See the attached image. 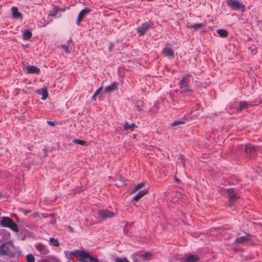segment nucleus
<instances>
[{"label":"nucleus","mask_w":262,"mask_h":262,"mask_svg":"<svg viewBox=\"0 0 262 262\" xmlns=\"http://www.w3.org/2000/svg\"><path fill=\"white\" fill-rule=\"evenodd\" d=\"M15 247L11 243H6L0 246V255H5L13 257L15 256Z\"/></svg>","instance_id":"nucleus-2"},{"label":"nucleus","mask_w":262,"mask_h":262,"mask_svg":"<svg viewBox=\"0 0 262 262\" xmlns=\"http://www.w3.org/2000/svg\"><path fill=\"white\" fill-rule=\"evenodd\" d=\"M136 126V125L135 123H132L129 124L127 122H125L124 123V129L125 130H128L129 129L130 131H133V129L134 127Z\"/></svg>","instance_id":"nucleus-29"},{"label":"nucleus","mask_w":262,"mask_h":262,"mask_svg":"<svg viewBox=\"0 0 262 262\" xmlns=\"http://www.w3.org/2000/svg\"><path fill=\"white\" fill-rule=\"evenodd\" d=\"M116 262H129L126 258H119L117 257L116 259Z\"/></svg>","instance_id":"nucleus-33"},{"label":"nucleus","mask_w":262,"mask_h":262,"mask_svg":"<svg viewBox=\"0 0 262 262\" xmlns=\"http://www.w3.org/2000/svg\"><path fill=\"white\" fill-rule=\"evenodd\" d=\"M150 27L151 24L150 21L144 23L137 28V32L139 36H142L145 34Z\"/></svg>","instance_id":"nucleus-7"},{"label":"nucleus","mask_w":262,"mask_h":262,"mask_svg":"<svg viewBox=\"0 0 262 262\" xmlns=\"http://www.w3.org/2000/svg\"><path fill=\"white\" fill-rule=\"evenodd\" d=\"M32 36V33L31 30L30 29H26L25 30L22 35V37L23 39L28 40H29Z\"/></svg>","instance_id":"nucleus-17"},{"label":"nucleus","mask_w":262,"mask_h":262,"mask_svg":"<svg viewBox=\"0 0 262 262\" xmlns=\"http://www.w3.org/2000/svg\"><path fill=\"white\" fill-rule=\"evenodd\" d=\"M38 93L41 95V99L42 100H46L48 96V90L46 87H43L40 90H38Z\"/></svg>","instance_id":"nucleus-15"},{"label":"nucleus","mask_w":262,"mask_h":262,"mask_svg":"<svg viewBox=\"0 0 262 262\" xmlns=\"http://www.w3.org/2000/svg\"><path fill=\"white\" fill-rule=\"evenodd\" d=\"M73 143L77 144H80L81 145H85L86 142L85 140H79V139H74L73 140Z\"/></svg>","instance_id":"nucleus-30"},{"label":"nucleus","mask_w":262,"mask_h":262,"mask_svg":"<svg viewBox=\"0 0 262 262\" xmlns=\"http://www.w3.org/2000/svg\"><path fill=\"white\" fill-rule=\"evenodd\" d=\"M47 124L49 125L53 126L55 125V122L52 121H48Z\"/></svg>","instance_id":"nucleus-36"},{"label":"nucleus","mask_w":262,"mask_h":262,"mask_svg":"<svg viewBox=\"0 0 262 262\" xmlns=\"http://www.w3.org/2000/svg\"><path fill=\"white\" fill-rule=\"evenodd\" d=\"M162 53L165 57L171 59L174 58V51L170 47L167 46L164 48L162 50Z\"/></svg>","instance_id":"nucleus-8"},{"label":"nucleus","mask_w":262,"mask_h":262,"mask_svg":"<svg viewBox=\"0 0 262 262\" xmlns=\"http://www.w3.org/2000/svg\"><path fill=\"white\" fill-rule=\"evenodd\" d=\"M97 95H95V94L93 95V96L92 97V100H96V97Z\"/></svg>","instance_id":"nucleus-40"},{"label":"nucleus","mask_w":262,"mask_h":262,"mask_svg":"<svg viewBox=\"0 0 262 262\" xmlns=\"http://www.w3.org/2000/svg\"><path fill=\"white\" fill-rule=\"evenodd\" d=\"M58 11H63V10L58 9L57 7H55L54 8V11L56 14L58 12Z\"/></svg>","instance_id":"nucleus-37"},{"label":"nucleus","mask_w":262,"mask_h":262,"mask_svg":"<svg viewBox=\"0 0 262 262\" xmlns=\"http://www.w3.org/2000/svg\"><path fill=\"white\" fill-rule=\"evenodd\" d=\"M40 72L39 68L34 66H29L26 67V72L28 74H38Z\"/></svg>","instance_id":"nucleus-11"},{"label":"nucleus","mask_w":262,"mask_h":262,"mask_svg":"<svg viewBox=\"0 0 262 262\" xmlns=\"http://www.w3.org/2000/svg\"><path fill=\"white\" fill-rule=\"evenodd\" d=\"M38 250L40 251L41 254H47L49 253V250L48 248L43 245H40L37 247Z\"/></svg>","instance_id":"nucleus-26"},{"label":"nucleus","mask_w":262,"mask_h":262,"mask_svg":"<svg viewBox=\"0 0 262 262\" xmlns=\"http://www.w3.org/2000/svg\"><path fill=\"white\" fill-rule=\"evenodd\" d=\"M216 33L221 37H226L228 35V31L224 29H219L216 30Z\"/></svg>","instance_id":"nucleus-22"},{"label":"nucleus","mask_w":262,"mask_h":262,"mask_svg":"<svg viewBox=\"0 0 262 262\" xmlns=\"http://www.w3.org/2000/svg\"><path fill=\"white\" fill-rule=\"evenodd\" d=\"M198 115L196 114H194L193 116H197Z\"/></svg>","instance_id":"nucleus-43"},{"label":"nucleus","mask_w":262,"mask_h":262,"mask_svg":"<svg viewBox=\"0 0 262 262\" xmlns=\"http://www.w3.org/2000/svg\"><path fill=\"white\" fill-rule=\"evenodd\" d=\"M225 191V194H227L229 198V205L231 206L239 198V195L232 188H229Z\"/></svg>","instance_id":"nucleus-4"},{"label":"nucleus","mask_w":262,"mask_h":262,"mask_svg":"<svg viewBox=\"0 0 262 262\" xmlns=\"http://www.w3.org/2000/svg\"><path fill=\"white\" fill-rule=\"evenodd\" d=\"M98 215L102 219H106L114 217L115 213L107 209H102L98 211Z\"/></svg>","instance_id":"nucleus-6"},{"label":"nucleus","mask_w":262,"mask_h":262,"mask_svg":"<svg viewBox=\"0 0 262 262\" xmlns=\"http://www.w3.org/2000/svg\"><path fill=\"white\" fill-rule=\"evenodd\" d=\"M49 244L51 246H56V247H59L60 245L58 239L55 238L54 237H50L49 238Z\"/></svg>","instance_id":"nucleus-24"},{"label":"nucleus","mask_w":262,"mask_h":262,"mask_svg":"<svg viewBox=\"0 0 262 262\" xmlns=\"http://www.w3.org/2000/svg\"><path fill=\"white\" fill-rule=\"evenodd\" d=\"M135 110L137 111H141V108H140V106L139 105H135Z\"/></svg>","instance_id":"nucleus-38"},{"label":"nucleus","mask_w":262,"mask_h":262,"mask_svg":"<svg viewBox=\"0 0 262 262\" xmlns=\"http://www.w3.org/2000/svg\"><path fill=\"white\" fill-rule=\"evenodd\" d=\"M145 185V183H141L137 185H136L135 187H134L133 189L132 190V193H135L136 192L138 191L139 189H141L143 187H144Z\"/></svg>","instance_id":"nucleus-28"},{"label":"nucleus","mask_w":262,"mask_h":262,"mask_svg":"<svg viewBox=\"0 0 262 262\" xmlns=\"http://www.w3.org/2000/svg\"><path fill=\"white\" fill-rule=\"evenodd\" d=\"M148 193L147 189H144L139 191L137 194L133 198V200L138 201L140 198L146 195Z\"/></svg>","instance_id":"nucleus-16"},{"label":"nucleus","mask_w":262,"mask_h":262,"mask_svg":"<svg viewBox=\"0 0 262 262\" xmlns=\"http://www.w3.org/2000/svg\"><path fill=\"white\" fill-rule=\"evenodd\" d=\"M138 258H139L138 257L136 256V254L135 255V257L134 258V261L133 262H138Z\"/></svg>","instance_id":"nucleus-39"},{"label":"nucleus","mask_w":262,"mask_h":262,"mask_svg":"<svg viewBox=\"0 0 262 262\" xmlns=\"http://www.w3.org/2000/svg\"><path fill=\"white\" fill-rule=\"evenodd\" d=\"M183 123H184V122L183 121L176 120L171 123V125L172 126H176L177 125L181 124H183Z\"/></svg>","instance_id":"nucleus-34"},{"label":"nucleus","mask_w":262,"mask_h":262,"mask_svg":"<svg viewBox=\"0 0 262 262\" xmlns=\"http://www.w3.org/2000/svg\"><path fill=\"white\" fill-rule=\"evenodd\" d=\"M12 17L15 19H22V15L20 12H18L17 8L12 7L11 8Z\"/></svg>","instance_id":"nucleus-13"},{"label":"nucleus","mask_w":262,"mask_h":262,"mask_svg":"<svg viewBox=\"0 0 262 262\" xmlns=\"http://www.w3.org/2000/svg\"><path fill=\"white\" fill-rule=\"evenodd\" d=\"M0 226L2 227L10 228L15 232H18L17 225L13 221L12 219L8 216H4L0 220Z\"/></svg>","instance_id":"nucleus-1"},{"label":"nucleus","mask_w":262,"mask_h":262,"mask_svg":"<svg viewBox=\"0 0 262 262\" xmlns=\"http://www.w3.org/2000/svg\"><path fill=\"white\" fill-rule=\"evenodd\" d=\"M249 235H246L245 236H242L236 238L235 240L236 243H243L244 242L249 239Z\"/></svg>","instance_id":"nucleus-27"},{"label":"nucleus","mask_w":262,"mask_h":262,"mask_svg":"<svg viewBox=\"0 0 262 262\" xmlns=\"http://www.w3.org/2000/svg\"><path fill=\"white\" fill-rule=\"evenodd\" d=\"M90 12V9L88 8H85L80 11L78 13L77 20L76 24L79 25L80 21L82 20L83 17Z\"/></svg>","instance_id":"nucleus-9"},{"label":"nucleus","mask_w":262,"mask_h":262,"mask_svg":"<svg viewBox=\"0 0 262 262\" xmlns=\"http://www.w3.org/2000/svg\"><path fill=\"white\" fill-rule=\"evenodd\" d=\"M56 262H61V261L57 260Z\"/></svg>","instance_id":"nucleus-41"},{"label":"nucleus","mask_w":262,"mask_h":262,"mask_svg":"<svg viewBox=\"0 0 262 262\" xmlns=\"http://www.w3.org/2000/svg\"><path fill=\"white\" fill-rule=\"evenodd\" d=\"M79 261L80 262H97V258L93 257L89 252L83 251L80 255Z\"/></svg>","instance_id":"nucleus-5"},{"label":"nucleus","mask_w":262,"mask_h":262,"mask_svg":"<svg viewBox=\"0 0 262 262\" xmlns=\"http://www.w3.org/2000/svg\"><path fill=\"white\" fill-rule=\"evenodd\" d=\"M102 89V86H100V88H99L95 92V95H98L100 93Z\"/></svg>","instance_id":"nucleus-35"},{"label":"nucleus","mask_w":262,"mask_h":262,"mask_svg":"<svg viewBox=\"0 0 262 262\" xmlns=\"http://www.w3.org/2000/svg\"><path fill=\"white\" fill-rule=\"evenodd\" d=\"M180 89L181 92L184 93L191 91V89L188 83L180 86Z\"/></svg>","instance_id":"nucleus-25"},{"label":"nucleus","mask_w":262,"mask_h":262,"mask_svg":"<svg viewBox=\"0 0 262 262\" xmlns=\"http://www.w3.org/2000/svg\"><path fill=\"white\" fill-rule=\"evenodd\" d=\"M206 26V23H199L194 24H190L187 26V28L189 29H193L194 30H196L202 27Z\"/></svg>","instance_id":"nucleus-19"},{"label":"nucleus","mask_w":262,"mask_h":262,"mask_svg":"<svg viewBox=\"0 0 262 262\" xmlns=\"http://www.w3.org/2000/svg\"><path fill=\"white\" fill-rule=\"evenodd\" d=\"M199 259L198 255L188 254L186 257L181 259V262H196Z\"/></svg>","instance_id":"nucleus-10"},{"label":"nucleus","mask_w":262,"mask_h":262,"mask_svg":"<svg viewBox=\"0 0 262 262\" xmlns=\"http://www.w3.org/2000/svg\"><path fill=\"white\" fill-rule=\"evenodd\" d=\"M238 105L239 106L237 109L238 111H241L243 109L248 108L251 105L249 103L246 101H240L238 103Z\"/></svg>","instance_id":"nucleus-20"},{"label":"nucleus","mask_w":262,"mask_h":262,"mask_svg":"<svg viewBox=\"0 0 262 262\" xmlns=\"http://www.w3.org/2000/svg\"><path fill=\"white\" fill-rule=\"evenodd\" d=\"M27 262H35V258L31 254H29L26 256Z\"/></svg>","instance_id":"nucleus-31"},{"label":"nucleus","mask_w":262,"mask_h":262,"mask_svg":"<svg viewBox=\"0 0 262 262\" xmlns=\"http://www.w3.org/2000/svg\"><path fill=\"white\" fill-rule=\"evenodd\" d=\"M61 48L63 49V50H64L65 52L67 54H69L70 53V51L69 50V46L67 45H61Z\"/></svg>","instance_id":"nucleus-32"},{"label":"nucleus","mask_w":262,"mask_h":262,"mask_svg":"<svg viewBox=\"0 0 262 262\" xmlns=\"http://www.w3.org/2000/svg\"><path fill=\"white\" fill-rule=\"evenodd\" d=\"M117 82H113L111 84L107 85L105 88V91L106 93H110L112 91L115 90L117 87Z\"/></svg>","instance_id":"nucleus-18"},{"label":"nucleus","mask_w":262,"mask_h":262,"mask_svg":"<svg viewBox=\"0 0 262 262\" xmlns=\"http://www.w3.org/2000/svg\"><path fill=\"white\" fill-rule=\"evenodd\" d=\"M136 256L140 258H141L143 260H146L151 257V254L150 253L146 252L144 254H136Z\"/></svg>","instance_id":"nucleus-23"},{"label":"nucleus","mask_w":262,"mask_h":262,"mask_svg":"<svg viewBox=\"0 0 262 262\" xmlns=\"http://www.w3.org/2000/svg\"><path fill=\"white\" fill-rule=\"evenodd\" d=\"M83 250H74L72 251H65L64 254L67 257L68 255H72L74 256L78 255L79 258L80 257V255L82 253Z\"/></svg>","instance_id":"nucleus-14"},{"label":"nucleus","mask_w":262,"mask_h":262,"mask_svg":"<svg viewBox=\"0 0 262 262\" xmlns=\"http://www.w3.org/2000/svg\"><path fill=\"white\" fill-rule=\"evenodd\" d=\"M245 151L246 155H247L249 156H250L253 153L255 152V148L252 144H248L245 146Z\"/></svg>","instance_id":"nucleus-12"},{"label":"nucleus","mask_w":262,"mask_h":262,"mask_svg":"<svg viewBox=\"0 0 262 262\" xmlns=\"http://www.w3.org/2000/svg\"><path fill=\"white\" fill-rule=\"evenodd\" d=\"M189 77L190 75L188 74L184 75L183 77L182 78V79L179 82V85L181 86L185 84L189 83V82L190 81V79L189 78Z\"/></svg>","instance_id":"nucleus-21"},{"label":"nucleus","mask_w":262,"mask_h":262,"mask_svg":"<svg viewBox=\"0 0 262 262\" xmlns=\"http://www.w3.org/2000/svg\"><path fill=\"white\" fill-rule=\"evenodd\" d=\"M226 3L227 6L233 10L241 11L242 12L246 11L245 5L238 0H227Z\"/></svg>","instance_id":"nucleus-3"},{"label":"nucleus","mask_w":262,"mask_h":262,"mask_svg":"<svg viewBox=\"0 0 262 262\" xmlns=\"http://www.w3.org/2000/svg\"><path fill=\"white\" fill-rule=\"evenodd\" d=\"M71 40H72V39H69V41H71Z\"/></svg>","instance_id":"nucleus-42"}]
</instances>
